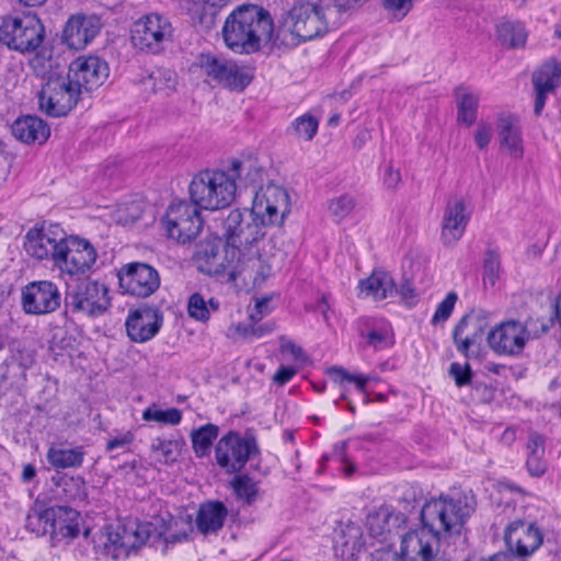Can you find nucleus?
<instances>
[{
	"mask_svg": "<svg viewBox=\"0 0 561 561\" xmlns=\"http://www.w3.org/2000/svg\"><path fill=\"white\" fill-rule=\"evenodd\" d=\"M58 253L55 267L70 276H80L89 272L98 257L90 241L78 236L65 237Z\"/></svg>",
	"mask_w": 561,
	"mask_h": 561,
	"instance_id": "16",
	"label": "nucleus"
},
{
	"mask_svg": "<svg viewBox=\"0 0 561 561\" xmlns=\"http://www.w3.org/2000/svg\"><path fill=\"white\" fill-rule=\"evenodd\" d=\"M44 36V26L34 15H8L0 24V39L9 48L21 53L37 49Z\"/></svg>",
	"mask_w": 561,
	"mask_h": 561,
	"instance_id": "9",
	"label": "nucleus"
},
{
	"mask_svg": "<svg viewBox=\"0 0 561 561\" xmlns=\"http://www.w3.org/2000/svg\"><path fill=\"white\" fill-rule=\"evenodd\" d=\"M65 304L71 312L96 317L108 309L111 299L103 283L87 278L76 285L67 284Z\"/></svg>",
	"mask_w": 561,
	"mask_h": 561,
	"instance_id": "10",
	"label": "nucleus"
},
{
	"mask_svg": "<svg viewBox=\"0 0 561 561\" xmlns=\"http://www.w3.org/2000/svg\"><path fill=\"white\" fill-rule=\"evenodd\" d=\"M147 85H151L154 92L174 91L178 84L176 75L170 69H157L151 72L147 80L144 82Z\"/></svg>",
	"mask_w": 561,
	"mask_h": 561,
	"instance_id": "46",
	"label": "nucleus"
},
{
	"mask_svg": "<svg viewBox=\"0 0 561 561\" xmlns=\"http://www.w3.org/2000/svg\"><path fill=\"white\" fill-rule=\"evenodd\" d=\"M237 184L227 172L205 170L190 184V196L199 208L216 210L228 207L236 197Z\"/></svg>",
	"mask_w": 561,
	"mask_h": 561,
	"instance_id": "5",
	"label": "nucleus"
},
{
	"mask_svg": "<svg viewBox=\"0 0 561 561\" xmlns=\"http://www.w3.org/2000/svg\"><path fill=\"white\" fill-rule=\"evenodd\" d=\"M173 27L170 20L159 13H150L134 22L130 30V41L134 47L157 54L171 39Z\"/></svg>",
	"mask_w": 561,
	"mask_h": 561,
	"instance_id": "13",
	"label": "nucleus"
},
{
	"mask_svg": "<svg viewBox=\"0 0 561 561\" xmlns=\"http://www.w3.org/2000/svg\"><path fill=\"white\" fill-rule=\"evenodd\" d=\"M228 516L226 505L220 501H208L199 505L195 524L203 535L217 534Z\"/></svg>",
	"mask_w": 561,
	"mask_h": 561,
	"instance_id": "32",
	"label": "nucleus"
},
{
	"mask_svg": "<svg viewBox=\"0 0 561 561\" xmlns=\"http://www.w3.org/2000/svg\"><path fill=\"white\" fill-rule=\"evenodd\" d=\"M213 261L222 270H228L231 279H241L245 286L261 287L272 273V266L260 253L259 245L240 250L233 261L225 256L220 259L214 253Z\"/></svg>",
	"mask_w": 561,
	"mask_h": 561,
	"instance_id": "7",
	"label": "nucleus"
},
{
	"mask_svg": "<svg viewBox=\"0 0 561 561\" xmlns=\"http://www.w3.org/2000/svg\"><path fill=\"white\" fill-rule=\"evenodd\" d=\"M194 66L210 80L232 91H243L253 79L250 68L219 54H199Z\"/></svg>",
	"mask_w": 561,
	"mask_h": 561,
	"instance_id": "8",
	"label": "nucleus"
},
{
	"mask_svg": "<svg viewBox=\"0 0 561 561\" xmlns=\"http://www.w3.org/2000/svg\"><path fill=\"white\" fill-rule=\"evenodd\" d=\"M486 329L488 321L482 312L465 314L453 331L456 350L466 358H478Z\"/></svg>",
	"mask_w": 561,
	"mask_h": 561,
	"instance_id": "18",
	"label": "nucleus"
},
{
	"mask_svg": "<svg viewBox=\"0 0 561 561\" xmlns=\"http://www.w3.org/2000/svg\"><path fill=\"white\" fill-rule=\"evenodd\" d=\"M80 94L68 76L49 77L38 94L39 108L51 117L65 116L77 105Z\"/></svg>",
	"mask_w": 561,
	"mask_h": 561,
	"instance_id": "12",
	"label": "nucleus"
},
{
	"mask_svg": "<svg viewBox=\"0 0 561 561\" xmlns=\"http://www.w3.org/2000/svg\"><path fill=\"white\" fill-rule=\"evenodd\" d=\"M108 66L98 56H80L76 58L68 69L67 76L73 84L82 90L92 91L104 83L108 77Z\"/></svg>",
	"mask_w": 561,
	"mask_h": 561,
	"instance_id": "22",
	"label": "nucleus"
},
{
	"mask_svg": "<svg viewBox=\"0 0 561 561\" xmlns=\"http://www.w3.org/2000/svg\"><path fill=\"white\" fill-rule=\"evenodd\" d=\"M280 352L289 353L295 359H298L302 355V350L300 346L296 345L293 341L288 340L285 336L280 337Z\"/></svg>",
	"mask_w": 561,
	"mask_h": 561,
	"instance_id": "63",
	"label": "nucleus"
},
{
	"mask_svg": "<svg viewBox=\"0 0 561 561\" xmlns=\"http://www.w3.org/2000/svg\"><path fill=\"white\" fill-rule=\"evenodd\" d=\"M61 295L50 280L32 282L22 289L21 304L25 313L41 316L60 307Z\"/></svg>",
	"mask_w": 561,
	"mask_h": 561,
	"instance_id": "19",
	"label": "nucleus"
},
{
	"mask_svg": "<svg viewBox=\"0 0 561 561\" xmlns=\"http://www.w3.org/2000/svg\"><path fill=\"white\" fill-rule=\"evenodd\" d=\"M230 486L237 500L241 501L248 506L252 505L259 496V484L249 474L241 473L234 476V478L230 481Z\"/></svg>",
	"mask_w": 561,
	"mask_h": 561,
	"instance_id": "39",
	"label": "nucleus"
},
{
	"mask_svg": "<svg viewBox=\"0 0 561 561\" xmlns=\"http://www.w3.org/2000/svg\"><path fill=\"white\" fill-rule=\"evenodd\" d=\"M329 373L334 377V380L341 385L345 381L354 382L360 392H365L366 385L369 380L367 376L352 375L341 367H332Z\"/></svg>",
	"mask_w": 561,
	"mask_h": 561,
	"instance_id": "54",
	"label": "nucleus"
},
{
	"mask_svg": "<svg viewBox=\"0 0 561 561\" xmlns=\"http://www.w3.org/2000/svg\"><path fill=\"white\" fill-rule=\"evenodd\" d=\"M84 455V449L81 446L76 448L51 447L47 453V460L56 469L78 468L82 465Z\"/></svg>",
	"mask_w": 561,
	"mask_h": 561,
	"instance_id": "38",
	"label": "nucleus"
},
{
	"mask_svg": "<svg viewBox=\"0 0 561 561\" xmlns=\"http://www.w3.org/2000/svg\"><path fill=\"white\" fill-rule=\"evenodd\" d=\"M118 285L122 294L136 298H148L161 285L159 272L150 264L130 262L117 271Z\"/></svg>",
	"mask_w": 561,
	"mask_h": 561,
	"instance_id": "17",
	"label": "nucleus"
},
{
	"mask_svg": "<svg viewBox=\"0 0 561 561\" xmlns=\"http://www.w3.org/2000/svg\"><path fill=\"white\" fill-rule=\"evenodd\" d=\"M470 216L463 198L448 201L442 221V240L445 245H454L461 239Z\"/></svg>",
	"mask_w": 561,
	"mask_h": 561,
	"instance_id": "26",
	"label": "nucleus"
},
{
	"mask_svg": "<svg viewBox=\"0 0 561 561\" xmlns=\"http://www.w3.org/2000/svg\"><path fill=\"white\" fill-rule=\"evenodd\" d=\"M415 0H381L382 7L396 21L403 20L413 9Z\"/></svg>",
	"mask_w": 561,
	"mask_h": 561,
	"instance_id": "52",
	"label": "nucleus"
},
{
	"mask_svg": "<svg viewBox=\"0 0 561 561\" xmlns=\"http://www.w3.org/2000/svg\"><path fill=\"white\" fill-rule=\"evenodd\" d=\"M218 309L219 302L216 299L206 300L199 293L193 294L187 301L188 316L197 321H207L210 314Z\"/></svg>",
	"mask_w": 561,
	"mask_h": 561,
	"instance_id": "42",
	"label": "nucleus"
},
{
	"mask_svg": "<svg viewBox=\"0 0 561 561\" xmlns=\"http://www.w3.org/2000/svg\"><path fill=\"white\" fill-rule=\"evenodd\" d=\"M62 512V506L45 508L42 505H34L25 518L26 530L36 536L53 535L57 514Z\"/></svg>",
	"mask_w": 561,
	"mask_h": 561,
	"instance_id": "35",
	"label": "nucleus"
},
{
	"mask_svg": "<svg viewBox=\"0 0 561 561\" xmlns=\"http://www.w3.org/2000/svg\"><path fill=\"white\" fill-rule=\"evenodd\" d=\"M163 324V312L154 306H141L129 311L125 322L128 337L136 343L153 339Z\"/></svg>",
	"mask_w": 561,
	"mask_h": 561,
	"instance_id": "21",
	"label": "nucleus"
},
{
	"mask_svg": "<svg viewBox=\"0 0 561 561\" xmlns=\"http://www.w3.org/2000/svg\"><path fill=\"white\" fill-rule=\"evenodd\" d=\"M388 514L378 513L368 517L369 530L373 536L377 537L385 533L387 526Z\"/></svg>",
	"mask_w": 561,
	"mask_h": 561,
	"instance_id": "57",
	"label": "nucleus"
},
{
	"mask_svg": "<svg viewBox=\"0 0 561 561\" xmlns=\"http://www.w3.org/2000/svg\"><path fill=\"white\" fill-rule=\"evenodd\" d=\"M449 374L454 377L458 387L469 385L472 377L470 366L468 364L460 365L459 363H453L449 368Z\"/></svg>",
	"mask_w": 561,
	"mask_h": 561,
	"instance_id": "55",
	"label": "nucleus"
},
{
	"mask_svg": "<svg viewBox=\"0 0 561 561\" xmlns=\"http://www.w3.org/2000/svg\"><path fill=\"white\" fill-rule=\"evenodd\" d=\"M11 133L21 142L42 145L48 139L50 128L43 119L26 115L13 122Z\"/></svg>",
	"mask_w": 561,
	"mask_h": 561,
	"instance_id": "31",
	"label": "nucleus"
},
{
	"mask_svg": "<svg viewBox=\"0 0 561 561\" xmlns=\"http://www.w3.org/2000/svg\"><path fill=\"white\" fill-rule=\"evenodd\" d=\"M496 38L508 48H522L525 46L528 33L524 23L513 20H502L495 26Z\"/></svg>",
	"mask_w": 561,
	"mask_h": 561,
	"instance_id": "37",
	"label": "nucleus"
},
{
	"mask_svg": "<svg viewBox=\"0 0 561 561\" xmlns=\"http://www.w3.org/2000/svg\"><path fill=\"white\" fill-rule=\"evenodd\" d=\"M276 28L267 10L257 4H241L226 19L222 38L236 54H253L263 44L275 43Z\"/></svg>",
	"mask_w": 561,
	"mask_h": 561,
	"instance_id": "1",
	"label": "nucleus"
},
{
	"mask_svg": "<svg viewBox=\"0 0 561 561\" xmlns=\"http://www.w3.org/2000/svg\"><path fill=\"white\" fill-rule=\"evenodd\" d=\"M65 237V233L58 227L43 225L27 231L24 249L30 256L39 261L51 260L55 265Z\"/></svg>",
	"mask_w": 561,
	"mask_h": 561,
	"instance_id": "20",
	"label": "nucleus"
},
{
	"mask_svg": "<svg viewBox=\"0 0 561 561\" xmlns=\"http://www.w3.org/2000/svg\"><path fill=\"white\" fill-rule=\"evenodd\" d=\"M536 92L534 113L541 115L547 93L561 85V62L547 61L533 76Z\"/></svg>",
	"mask_w": 561,
	"mask_h": 561,
	"instance_id": "28",
	"label": "nucleus"
},
{
	"mask_svg": "<svg viewBox=\"0 0 561 561\" xmlns=\"http://www.w3.org/2000/svg\"><path fill=\"white\" fill-rule=\"evenodd\" d=\"M264 236V227L253 215L252 210H231L224 221V237L226 239L225 259L233 261L237 254L240 253V250L259 245Z\"/></svg>",
	"mask_w": 561,
	"mask_h": 561,
	"instance_id": "6",
	"label": "nucleus"
},
{
	"mask_svg": "<svg viewBox=\"0 0 561 561\" xmlns=\"http://www.w3.org/2000/svg\"><path fill=\"white\" fill-rule=\"evenodd\" d=\"M134 439L135 435L131 432L127 431L125 433H121L107 440L106 450L111 451L118 448H125L131 444Z\"/></svg>",
	"mask_w": 561,
	"mask_h": 561,
	"instance_id": "56",
	"label": "nucleus"
},
{
	"mask_svg": "<svg viewBox=\"0 0 561 561\" xmlns=\"http://www.w3.org/2000/svg\"><path fill=\"white\" fill-rule=\"evenodd\" d=\"M319 122L311 114H304L291 123V130L296 137L311 140L318 131Z\"/></svg>",
	"mask_w": 561,
	"mask_h": 561,
	"instance_id": "48",
	"label": "nucleus"
},
{
	"mask_svg": "<svg viewBox=\"0 0 561 561\" xmlns=\"http://www.w3.org/2000/svg\"><path fill=\"white\" fill-rule=\"evenodd\" d=\"M504 540L510 551L518 557H527L542 545L543 534L535 523L517 519L506 526Z\"/></svg>",
	"mask_w": 561,
	"mask_h": 561,
	"instance_id": "23",
	"label": "nucleus"
},
{
	"mask_svg": "<svg viewBox=\"0 0 561 561\" xmlns=\"http://www.w3.org/2000/svg\"><path fill=\"white\" fill-rule=\"evenodd\" d=\"M553 324V318H533L529 317L522 323L523 335L527 342L529 339L539 337L549 331Z\"/></svg>",
	"mask_w": 561,
	"mask_h": 561,
	"instance_id": "51",
	"label": "nucleus"
},
{
	"mask_svg": "<svg viewBox=\"0 0 561 561\" xmlns=\"http://www.w3.org/2000/svg\"><path fill=\"white\" fill-rule=\"evenodd\" d=\"M490 348L497 355L517 356L525 348L522 322L508 320L500 323L486 334Z\"/></svg>",
	"mask_w": 561,
	"mask_h": 561,
	"instance_id": "24",
	"label": "nucleus"
},
{
	"mask_svg": "<svg viewBox=\"0 0 561 561\" xmlns=\"http://www.w3.org/2000/svg\"><path fill=\"white\" fill-rule=\"evenodd\" d=\"M501 274V259L500 254L494 249H489L485 252L483 260V284L494 286Z\"/></svg>",
	"mask_w": 561,
	"mask_h": 561,
	"instance_id": "47",
	"label": "nucleus"
},
{
	"mask_svg": "<svg viewBox=\"0 0 561 561\" xmlns=\"http://www.w3.org/2000/svg\"><path fill=\"white\" fill-rule=\"evenodd\" d=\"M181 444L178 440L157 437L151 443V451L156 459L164 465L173 463L180 456Z\"/></svg>",
	"mask_w": 561,
	"mask_h": 561,
	"instance_id": "45",
	"label": "nucleus"
},
{
	"mask_svg": "<svg viewBox=\"0 0 561 561\" xmlns=\"http://www.w3.org/2000/svg\"><path fill=\"white\" fill-rule=\"evenodd\" d=\"M367 344L374 348H383L388 346V333L386 330H373L368 332Z\"/></svg>",
	"mask_w": 561,
	"mask_h": 561,
	"instance_id": "59",
	"label": "nucleus"
},
{
	"mask_svg": "<svg viewBox=\"0 0 561 561\" xmlns=\"http://www.w3.org/2000/svg\"><path fill=\"white\" fill-rule=\"evenodd\" d=\"M321 3L327 8L328 12H332L333 21L336 27L341 23L342 15L344 13L356 10L360 7L363 0H320Z\"/></svg>",
	"mask_w": 561,
	"mask_h": 561,
	"instance_id": "50",
	"label": "nucleus"
},
{
	"mask_svg": "<svg viewBox=\"0 0 561 561\" xmlns=\"http://www.w3.org/2000/svg\"><path fill=\"white\" fill-rule=\"evenodd\" d=\"M219 434V427L208 423L191 433L192 446L197 457L207 456L214 440Z\"/></svg>",
	"mask_w": 561,
	"mask_h": 561,
	"instance_id": "41",
	"label": "nucleus"
},
{
	"mask_svg": "<svg viewBox=\"0 0 561 561\" xmlns=\"http://www.w3.org/2000/svg\"><path fill=\"white\" fill-rule=\"evenodd\" d=\"M499 141L502 150L514 159H520L524 154L522 126L519 118L512 114H504L497 121Z\"/></svg>",
	"mask_w": 561,
	"mask_h": 561,
	"instance_id": "29",
	"label": "nucleus"
},
{
	"mask_svg": "<svg viewBox=\"0 0 561 561\" xmlns=\"http://www.w3.org/2000/svg\"><path fill=\"white\" fill-rule=\"evenodd\" d=\"M423 527L407 533L400 545V552L397 553L401 561H434L437 550L433 548V542L436 541L432 538L431 534H425Z\"/></svg>",
	"mask_w": 561,
	"mask_h": 561,
	"instance_id": "27",
	"label": "nucleus"
},
{
	"mask_svg": "<svg viewBox=\"0 0 561 561\" xmlns=\"http://www.w3.org/2000/svg\"><path fill=\"white\" fill-rule=\"evenodd\" d=\"M174 523L171 516L168 520L162 516H153L150 522L136 523L124 526L122 534H106L100 536L103 546L102 554L113 560L127 556L130 549H135L146 542L162 539L168 546L169 543H178L185 541L188 534L185 530L172 531Z\"/></svg>",
	"mask_w": 561,
	"mask_h": 561,
	"instance_id": "2",
	"label": "nucleus"
},
{
	"mask_svg": "<svg viewBox=\"0 0 561 561\" xmlns=\"http://www.w3.org/2000/svg\"><path fill=\"white\" fill-rule=\"evenodd\" d=\"M142 420L163 425H179L182 421V411L178 408L161 410L157 404H151L142 411Z\"/></svg>",
	"mask_w": 561,
	"mask_h": 561,
	"instance_id": "44",
	"label": "nucleus"
},
{
	"mask_svg": "<svg viewBox=\"0 0 561 561\" xmlns=\"http://www.w3.org/2000/svg\"><path fill=\"white\" fill-rule=\"evenodd\" d=\"M199 207L194 202H173L161 220L167 236L180 243L194 240L201 232L203 219Z\"/></svg>",
	"mask_w": 561,
	"mask_h": 561,
	"instance_id": "11",
	"label": "nucleus"
},
{
	"mask_svg": "<svg viewBox=\"0 0 561 561\" xmlns=\"http://www.w3.org/2000/svg\"><path fill=\"white\" fill-rule=\"evenodd\" d=\"M227 173L233 179L238 191L261 183L264 169L256 158L244 157L232 159Z\"/></svg>",
	"mask_w": 561,
	"mask_h": 561,
	"instance_id": "30",
	"label": "nucleus"
},
{
	"mask_svg": "<svg viewBox=\"0 0 561 561\" xmlns=\"http://www.w3.org/2000/svg\"><path fill=\"white\" fill-rule=\"evenodd\" d=\"M102 26L96 15H72L64 28V42L72 49H83L99 35Z\"/></svg>",
	"mask_w": 561,
	"mask_h": 561,
	"instance_id": "25",
	"label": "nucleus"
},
{
	"mask_svg": "<svg viewBox=\"0 0 561 561\" xmlns=\"http://www.w3.org/2000/svg\"><path fill=\"white\" fill-rule=\"evenodd\" d=\"M360 294L379 301L391 297L397 293L396 284L391 275L385 271H374L370 276L358 284Z\"/></svg>",
	"mask_w": 561,
	"mask_h": 561,
	"instance_id": "33",
	"label": "nucleus"
},
{
	"mask_svg": "<svg viewBox=\"0 0 561 561\" xmlns=\"http://www.w3.org/2000/svg\"><path fill=\"white\" fill-rule=\"evenodd\" d=\"M335 27L332 12L320 0L297 2L279 21L275 43L298 45Z\"/></svg>",
	"mask_w": 561,
	"mask_h": 561,
	"instance_id": "3",
	"label": "nucleus"
},
{
	"mask_svg": "<svg viewBox=\"0 0 561 561\" xmlns=\"http://www.w3.org/2000/svg\"><path fill=\"white\" fill-rule=\"evenodd\" d=\"M368 558L369 561H401L397 553L389 550H376Z\"/></svg>",
	"mask_w": 561,
	"mask_h": 561,
	"instance_id": "64",
	"label": "nucleus"
},
{
	"mask_svg": "<svg viewBox=\"0 0 561 561\" xmlns=\"http://www.w3.org/2000/svg\"><path fill=\"white\" fill-rule=\"evenodd\" d=\"M251 209L264 228L280 225L290 211L289 195L284 187L270 183L255 192Z\"/></svg>",
	"mask_w": 561,
	"mask_h": 561,
	"instance_id": "15",
	"label": "nucleus"
},
{
	"mask_svg": "<svg viewBox=\"0 0 561 561\" xmlns=\"http://www.w3.org/2000/svg\"><path fill=\"white\" fill-rule=\"evenodd\" d=\"M526 468L533 477H541L548 469L546 438L536 432H531L528 435L526 444Z\"/></svg>",
	"mask_w": 561,
	"mask_h": 561,
	"instance_id": "34",
	"label": "nucleus"
},
{
	"mask_svg": "<svg viewBox=\"0 0 561 561\" xmlns=\"http://www.w3.org/2000/svg\"><path fill=\"white\" fill-rule=\"evenodd\" d=\"M77 512L62 506V512L57 514L51 538H75L79 534V525L75 522Z\"/></svg>",
	"mask_w": 561,
	"mask_h": 561,
	"instance_id": "43",
	"label": "nucleus"
},
{
	"mask_svg": "<svg viewBox=\"0 0 561 561\" xmlns=\"http://www.w3.org/2000/svg\"><path fill=\"white\" fill-rule=\"evenodd\" d=\"M365 541L360 527L355 524H347L339 535L335 541V552L343 560L355 559V557L364 548Z\"/></svg>",
	"mask_w": 561,
	"mask_h": 561,
	"instance_id": "36",
	"label": "nucleus"
},
{
	"mask_svg": "<svg viewBox=\"0 0 561 561\" xmlns=\"http://www.w3.org/2000/svg\"><path fill=\"white\" fill-rule=\"evenodd\" d=\"M345 448H346L345 443L336 444L334 446L333 453L330 458H335L339 462L343 463L344 465L343 470H344L345 474L348 477L355 471V467L353 463H350L346 460Z\"/></svg>",
	"mask_w": 561,
	"mask_h": 561,
	"instance_id": "58",
	"label": "nucleus"
},
{
	"mask_svg": "<svg viewBox=\"0 0 561 561\" xmlns=\"http://www.w3.org/2000/svg\"><path fill=\"white\" fill-rule=\"evenodd\" d=\"M457 299L458 296L455 291L448 293L445 299L437 306L431 320L432 324L445 322L450 317Z\"/></svg>",
	"mask_w": 561,
	"mask_h": 561,
	"instance_id": "53",
	"label": "nucleus"
},
{
	"mask_svg": "<svg viewBox=\"0 0 561 561\" xmlns=\"http://www.w3.org/2000/svg\"><path fill=\"white\" fill-rule=\"evenodd\" d=\"M476 504L473 496L467 494L432 497L422 506L420 513L422 527L436 541L443 537L459 535L476 511Z\"/></svg>",
	"mask_w": 561,
	"mask_h": 561,
	"instance_id": "4",
	"label": "nucleus"
},
{
	"mask_svg": "<svg viewBox=\"0 0 561 561\" xmlns=\"http://www.w3.org/2000/svg\"><path fill=\"white\" fill-rule=\"evenodd\" d=\"M12 360H16L18 362V366H19V368H21V374L24 377L25 376V370L27 368H30L34 364L35 355H34L33 351H28V350L21 351V350H19V357L13 356Z\"/></svg>",
	"mask_w": 561,
	"mask_h": 561,
	"instance_id": "60",
	"label": "nucleus"
},
{
	"mask_svg": "<svg viewBox=\"0 0 561 561\" xmlns=\"http://www.w3.org/2000/svg\"><path fill=\"white\" fill-rule=\"evenodd\" d=\"M457 117L459 122L470 126L477 118L479 99L476 94L465 88L456 90Z\"/></svg>",
	"mask_w": 561,
	"mask_h": 561,
	"instance_id": "40",
	"label": "nucleus"
},
{
	"mask_svg": "<svg viewBox=\"0 0 561 561\" xmlns=\"http://www.w3.org/2000/svg\"><path fill=\"white\" fill-rule=\"evenodd\" d=\"M297 370L290 366H280L273 377L274 382L279 386L287 383L295 375Z\"/></svg>",
	"mask_w": 561,
	"mask_h": 561,
	"instance_id": "62",
	"label": "nucleus"
},
{
	"mask_svg": "<svg viewBox=\"0 0 561 561\" xmlns=\"http://www.w3.org/2000/svg\"><path fill=\"white\" fill-rule=\"evenodd\" d=\"M492 137V128L489 125H479L476 135L474 140L477 146L480 149H484L491 140Z\"/></svg>",
	"mask_w": 561,
	"mask_h": 561,
	"instance_id": "61",
	"label": "nucleus"
},
{
	"mask_svg": "<svg viewBox=\"0 0 561 561\" xmlns=\"http://www.w3.org/2000/svg\"><path fill=\"white\" fill-rule=\"evenodd\" d=\"M355 207L354 198L348 194H343L329 201L328 209L330 215L336 221L346 218Z\"/></svg>",
	"mask_w": 561,
	"mask_h": 561,
	"instance_id": "49",
	"label": "nucleus"
},
{
	"mask_svg": "<svg viewBox=\"0 0 561 561\" xmlns=\"http://www.w3.org/2000/svg\"><path fill=\"white\" fill-rule=\"evenodd\" d=\"M257 454L259 446L254 437H242L232 431L222 436L215 447L218 466L229 473L240 472L249 459Z\"/></svg>",
	"mask_w": 561,
	"mask_h": 561,
	"instance_id": "14",
	"label": "nucleus"
}]
</instances>
